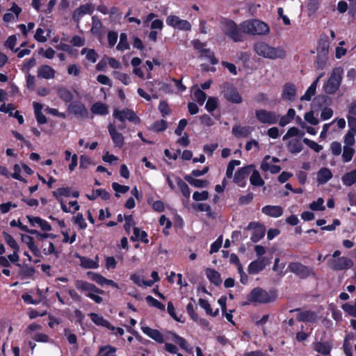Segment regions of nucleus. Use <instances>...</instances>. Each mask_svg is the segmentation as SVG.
<instances>
[{
	"label": "nucleus",
	"mask_w": 356,
	"mask_h": 356,
	"mask_svg": "<svg viewBox=\"0 0 356 356\" xmlns=\"http://www.w3.org/2000/svg\"><path fill=\"white\" fill-rule=\"evenodd\" d=\"M245 229L252 231L250 239L254 243L260 241L264 236L266 232L265 227L255 222L249 223Z\"/></svg>",
	"instance_id": "11"
},
{
	"label": "nucleus",
	"mask_w": 356,
	"mask_h": 356,
	"mask_svg": "<svg viewBox=\"0 0 356 356\" xmlns=\"http://www.w3.org/2000/svg\"><path fill=\"white\" fill-rule=\"evenodd\" d=\"M304 133H300L297 127H293L288 129L286 134L283 136L282 140H286L291 137L300 136L302 137Z\"/></svg>",
	"instance_id": "55"
},
{
	"label": "nucleus",
	"mask_w": 356,
	"mask_h": 356,
	"mask_svg": "<svg viewBox=\"0 0 356 356\" xmlns=\"http://www.w3.org/2000/svg\"><path fill=\"white\" fill-rule=\"evenodd\" d=\"M223 33L234 42L241 41L243 35L241 27L238 28L236 23L230 19H224L221 22Z\"/></svg>",
	"instance_id": "5"
},
{
	"label": "nucleus",
	"mask_w": 356,
	"mask_h": 356,
	"mask_svg": "<svg viewBox=\"0 0 356 356\" xmlns=\"http://www.w3.org/2000/svg\"><path fill=\"white\" fill-rule=\"evenodd\" d=\"M3 239L6 243L13 250H19V246L14 238L7 232H3Z\"/></svg>",
	"instance_id": "49"
},
{
	"label": "nucleus",
	"mask_w": 356,
	"mask_h": 356,
	"mask_svg": "<svg viewBox=\"0 0 356 356\" xmlns=\"http://www.w3.org/2000/svg\"><path fill=\"white\" fill-rule=\"evenodd\" d=\"M297 318L299 321L315 323L318 321V317L314 312L303 311L299 312Z\"/></svg>",
	"instance_id": "25"
},
{
	"label": "nucleus",
	"mask_w": 356,
	"mask_h": 356,
	"mask_svg": "<svg viewBox=\"0 0 356 356\" xmlns=\"http://www.w3.org/2000/svg\"><path fill=\"white\" fill-rule=\"evenodd\" d=\"M140 324L141 330L145 334L157 343H162L164 342L163 336L158 330L152 329L148 326L144 325L142 322Z\"/></svg>",
	"instance_id": "16"
},
{
	"label": "nucleus",
	"mask_w": 356,
	"mask_h": 356,
	"mask_svg": "<svg viewBox=\"0 0 356 356\" xmlns=\"http://www.w3.org/2000/svg\"><path fill=\"white\" fill-rule=\"evenodd\" d=\"M113 115L120 122H124L127 119L131 122L137 123L139 120L135 113L132 110L128 108L122 110L115 109L113 111Z\"/></svg>",
	"instance_id": "12"
},
{
	"label": "nucleus",
	"mask_w": 356,
	"mask_h": 356,
	"mask_svg": "<svg viewBox=\"0 0 356 356\" xmlns=\"http://www.w3.org/2000/svg\"><path fill=\"white\" fill-rule=\"evenodd\" d=\"M303 143L309 146L311 149L314 150L316 152H319L323 149V147L321 145L309 138H304Z\"/></svg>",
	"instance_id": "61"
},
{
	"label": "nucleus",
	"mask_w": 356,
	"mask_h": 356,
	"mask_svg": "<svg viewBox=\"0 0 356 356\" xmlns=\"http://www.w3.org/2000/svg\"><path fill=\"white\" fill-rule=\"evenodd\" d=\"M130 49V45L127 40V35L122 33L120 35V41L117 45V49L119 51H124Z\"/></svg>",
	"instance_id": "46"
},
{
	"label": "nucleus",
	"mask_w": 356,
	"mask_h": 356,
	"mask_svg": "<svg viewBox=\"0 0 356 356\" xmlns=\"http://www.w3.org/2000/svg\"><path fill=\"white\" fill-rule=\"evenodd\" d=\"M86 196L90 200H95L98 197H100L102 200H106L110 197L109 193L104 189H97L93 191L92 194L87 195Z\"/></svg>",
	"instance_id": "43"
},
{
	"label": "nucleus",
	"mask_w": 356,
	"mask_h": 356,
	"mask_svg": "<svg viewBox=\"0 0 356 356\" xmlns=\"http://www.w3.org/2000/svg\"><path fill=\"white\" fill-rule=\"evenodd\" d=\"M329 309L332 312V317L336 321H341L342 320V313L333 304L329 305Z\"/></svg>",
	"instance_id": "58"
},
{
	"label": "nucleus",
	"mask_w": 356,
	"mask_h": 356,
	"mask_svg": "<svg viewBox=\"0 0 356 356\" xmlns=\"http://www.w3.org/2000/svg\"><path fill=\"white\" fill-rule=\"evenodd\" d=\"M288 270L300 279L316 276V273L312 268H309L298 261L290 263L288 266Z\"/></svg>",
	"instance_id": "7"
},
{
	"label": "nucleus",
	"mask_w": 356,
	"mask_h": 356,
	"mask_svg": "<svg viewBox=\"0 0 356 356\" xmlns=\"http://www.w3.org/2000/svg\"><path fill=\"white\" fill-rule=\"evenodd\" d=\"M89 316L90 317L91 321L97 325L105 327L111 330H115V327L111 325L108 321L104 318L103 316L96 313H90Z\"/></svg>",
	"instance_id": "26"
},
{
	"label": "nucleus",
	"mask_w": 356,
	"mask_h": 356,
	"mask_svg": "<svg viewBox=\"0 0 356 356\" xmlns=\"http://www.w3.org/2000/svg\"><path fill=\"white\" fill-rule=\"evenodd\" d=\"M131 241H141L145 243H147L149 240L147 238V234L143 230H140L138 227L134 228V234L131 236Z\"/></svg>",
	"instance_id": "35"
},
{
	"label": "nucleus",
	"mask_w": 356,
	"mask_h": 356,
	"mask_svg": "<svg viewBox=\"0 0 356 356\" xmlns=\"http://www.w3.org/2000/svg\"><path fill=\"white\" fill-rule=\"evenodd\" d=\"M288 150L293 154L300 153L302 149V145L300 139H292L287 144Z\"/></svg>",
	"instance_id": "34"
},
{
	"label": "nucleus",
	"mask_w": 356,
	"mask_h": 356,
	"mask_svg": "<svg viewBox=\"0 0 356 356\" xmlns=\"http://www.w3.org/2000/svg\"><path fill=\"white\" fill-rule=\"evenodd\" d=\"M37 76L41 79H53L56 76V70L48 65H42L38 68Z\"/></svg>",
	"instance_id": "18"
},
{
	"label": "nucleus",
	"mask_w": 356,
	"mask_h": 356,
	"mask_svg": "<svg viewBox=\"0 0 356 356\" xmlns=\"http://www.w3.org/2000/svg\"><path fill=\"white\" fill-rule=\"evenodd\" d=\"M254 49L257 55L268 59H283L286 57V51L283 47H274L262 41L256 42Z\"/></svg>",
	"instance_id": "1"
},
{
	"label": "nucleus",
	"mask_w": 356,
	"mask_h": 356,
	"mask_svg": "<svg viewBox=\"0 0 356 356\" xmlns=\"http://www.w3.org/2000/svg\"><path fill=\"white\" fill-rule=\"evenodd\" d=\"M87 275L91 280L95 282L97 284L101 286L105 285L108 280L102 275L92 271L88 272Z\"/></svg>",
	"instance_id": "45"
},
{
	"label": "nucleus",
	"mask_w": 356,
	"mask_h": 356,
	"mask_svg": "<svg viewBox=\"0 0 356 356\" xmlns=\"http://www.w3.org/2000/svg\"><path fill=\"white\" fill-rule=\"evenodd\" d=\"M270 159V156L269 155L264 158L261 164V169L264 172L269 171L272 174L278 173L281 170V168L279 165H273Z\"/></svg>",
	"instance_id": "23"
},
{
	"label": "nucleus",
	"mask_w": 356,
	"mask_h": 356,
	"mask_svg": "<svg viewBox=\"0 0 356 356\" xmlns=\"http://www.w3.org/2000/svg\"><path fill=\"white\" fill-rule=\"evenodd\" d=\"M343 70L340 67L334 68L327 82L324 86L326 93L332 94L339 88L342 79Z\"/></svg>",
	"instance_id": "6"
},
{
	"label": "nucleus",
	"mask_w": 356,
	"mask_h": 356,
	"mask_svg": "<svg viewBox=\"0 0 356 356\" xmlns=\"http://www.w3.org/2000/svg\"><path fill=\"white\" fill-rule=\"evenodd\" d=\"M324 200L322 197H319L316 201H314L310 204L309 208L312 211H323L325 210Z\"/></svg>",
	"instance_id": "57"
},
{
	"label": "nucleus",
	"mask_w": 356,
	"mask_h": 356,
	"mask_svg": "<svg viewBox=\"0 0 356 356\" xmlns=\"http://www.w3.org/2000/svg\"><path fill=\"white\" fill-rule=\"evenodd\" d=\"M170 337L169 339L178 344L181 348L186 350L188 353H192V348H189V346L186 341V340L181 337H179V335L176 334L173 332L169 333Z\"/></svg>",
	"instance_id": "27"
},
{
	"label": "nucleus",
	"mask_w": 356,
	"mask_h": 356,
	"mask_svg": "<svg viewBox=\"0 0 356 356\" xmlns=\"http://www.w3.org/2000/svg\"><path fill=\"white\" fill-rule=\"evenodd\" d=\"M199 305L205 309L207 314L211 315L212 316H216L219 314L218 309H216L215 312H213L210 304L207 300H204L203 298L199 299Z\"/></svg>",
	"instance_id": "44"
},
{
	"label": "nucleus",
	"mask_w": 356,
	"mask_h": 356,
	"mask_svg": "<svg viewBox=\"0 0 356 356\" xmlns=\"http://www.w3.org/2000/svg\"><path fill=\"white\" fill-rule=\"evenodd\" d=\"M115 352L116 348L113 346H102L99 348V356H115Z\"/></svg>",
	"instance_id": "51"
},
{
	"label": "nucleus",
	"mask_w": 356,
	"mask_h": 356,
	"mask_svg": "<svg viewBox=\"0 0 356 356\" xmlns=\"http://www.w3.org/2000/svg\"><path fill=\"white\" fill-rule=\"evenodd\" d=\"M277 298V293L274 291H267L261 288L253 289L248 294L247 299L248 303L266 304L273 302Z\"/></svg>",
	"instance_id": "2"
},
{
	"label": "nucleus",
	"mask_w": 356,
	"mask_h": 356,
	"mask_svg": "<svg viewBox=\"0 0 356 356\" xmlns=\"http://www.w3.org/2000/svg\"><path fill=\"white\" fill-rule=\"evenodd\" d=\"M330 269L339 271L350 269L353 265V261L348 257H341L334 259H329L327 262Z\"/></svg>",
	"instance_id": "8"
},
{
	"label": "nucleus",
	"mask_w": 356,
	"mask_h": 356,
	"mask_svg": "<svg viewBox=\"0 0 356 356\" xmlns=\"http://www.w3.org/2000/svg\"><path fill=\"white\" fill-rule=\"evenodd\" d=\"M270 259L267 257H261L257 260L252 261L248 268L250 274H257L263 270L266 266L270 264Z\"/></svg>",
	"instance_id": "13"
},
{
	"label": "nucleus",
	"mask_w": 356,
	"mask_h": 356,
	"mask_svg": "<svg viewBox=\"0 0 356 356\" xmlns=\"http://www.w3.org/2000/svg\"><path fill=\"white\" fill-rule=\"evenodd\" d=\"M345 44L344 41H341L339 43V45L336 47L335 49V56L337 58H341L342 56H345L347 49L343 48V45Z\"/></svg>",
	"instance_id": "64"
},
{
	"label": "nucleus",
	"mask_w": 356,
	"mask_h": 356,
	"mask_svg": "<svg viewBox=\"0 0 356 356\" xmlns=\"http://www.w3.org/2000/svg\"><path fill=\"white\" fill-rule=\"evenodd\" d=\"M332 177V173L330 169L322 168L317 173L316 179L319 184H324L330 180Z\"/></svg>",
	"instance_id": "29"
},
{
	"label": "nucleus",
	"mask_w": 356,
	"mask_h": 356,
	"mask_svg": "<svg viewBox=\"0 0 356 356\" xmlns=\"http://www.w3.org/2000/svg\"><path fill=\"white\" fill-rule=\"evenodd\" d=\"M57 93L59 97L65 102H70L74 98L71 91L63 87L58 88Z\"/></svg>",
	"instance_id": "42"
},
{
	"label": "nucleus",
	"mask_w": 356,
	"mask_h": 356,
	"mask_svg": "<svg viewBox=\"0 0 356 356\" xmlns=\"http://www.w3.org/2000/svg\"><path fill=\"white\" fill-rule=\"evenodd\" d=\"M145 299H146L147 304L149 306L154 307L161 311H165V307L164 305H163L161 302L158 301L156 299H155L152 296H147Z\"/></svg>",
	"instance_id": "54"
},
{
	"label": "nucleus",
	"mask_w": 356,
	"mask_h": 356,
	"mask_svg": "<svg viewBox=\"0 0 356 356\" xmlns=\"http://www.w3.org/2000/svg\"><path fill=\"white\" fill-rule=\"evenodd\" d=\"M255 117L262 124H274L278 122L279 115L274 111L265 109L255 111Z\"/></svg>",
	"instance_id": "9"
},
{
	"label": "nucleus",
	"mask_w": 356,
	"mask_h": 356,
	"mask_svg": "<svg viewBox=\"0 0 356 356\" xmlns=\"http://www.w3.org/2000/svg\"><path fill=\"white\" fill-rule=\"evenodd\" d=\"M80 265L84 268L96 269L99 267V258L95 257V259H92L86 257H79Z\"/></svg>",
	"instance_id": "28"
},
{
	"label": "nucleus",
	"mask_w": 356,
	"mask_h": 356,
	"mask_svg": "<svg viewBox=\"0 0 356 356\" xmlns=\"http://www.w3.org/2000/svg\"><path fill=\"white\" fill-rule=\"evenodd\" d=\"M166 128L167 122L163 120L156 121L152 125V129L157 132L164 131Z\"/></svg>",
	"instance_id": "63"
},
{
	"label": "nucleus",
	"mask_w": 356,
	"mask_h": 356,
	"mask_svg": "<svg viewBox=\"0 0 356 356\" xmlns=\"http://www.w3.org/2000/svg\"><path fill=\"white\" fill-rule=\"evenodd\" d=\"M94 11V6L90 3H86L79 6L73 13V19L79 22L84 15L92 14Z\"/></svg>",
	"instance_id": "19"
},
{
	"label": "nucleus",
	"mask_w": 356,
	"mask_h": 356,
	"mask_svg": "<svg viewBox=\"0 0 356 356\" xmlns=\"http://www.w3.org/2000/svg\"><path fill=\"white\" fill-rule=\"evenodd\" d=\"M241 164V161L239 160H232L229 162L227 170H226V177L229 179H231L233 176V172L236 166H238Z\"/></svg>",
	"instance_id": "56"
},
{
	"label": "nucleus",
	"mask_w": 356,
	"mask_h": 356,
	"mask_svg": "<svg viewBox=\"0 0 356 356\" xmlns=\"http://www.w3.org/2000/svg\"><path fill=\"white\" fill-rule=\"evenodd\" d=\"M75 287L96 303L99 304L103 301V298L98 296V294H102L104 291L98 289L93 284L84 280H76L75 282Z\"/></svg>",
	"instance_id": "4"
},
{
	"label": "nucleus",
	"mask_w": 356,
	"mask_h": 356,
	"mask_svg": "<svg viewBox=\"0 0 356 356\" xmlns=\"http://www.w3.org/2000/svg\"><path fill=\"white\" fill-rule=\"evenodd\" d=\"M341 181L346 186H350L356 183V170L345 173L342 177Z\"/></svg>",
	"instance_id": "36"
},
{
	"label": "nucleus",
	"mask_w": 356,
	"mask_h": 356,
	"mask_svg": "<svg viewBox=\"0 0 356 356\" xmlns=\"http://www.w3.org/2000/svg\"><path fill=\"white\" fill-rule=\"evenodd\" d=\"M206 275L211 282L216 285H219L222 282L220 274L215 270L208 268L206 270Z\"/></svg>",
	"instance_id": "38"
},
{
	"label": "nucleus",
	"mask_w": 356,
	"mask_h": 356,
	"mask_svg": "<svg viewBox=\"0 0 356 356\" xmlns=\"http://www.w3.org/2000/svg\"><path fill=\"white\" fill-rule=\"evenodd\" d=\"M165 22L169 26L179 31H190L192 29V26L188 21L182 19L175 15L168 16Z\"/></svg>",
	"instance_id": "10"
},
{
	"label": "nucleus",
	"mask_w": 356,
	"mask_h": 356,
	"mask_svg": "<svg viewBox=\"0 0 356 356\" xmlns=\"http://www.w3.org/2000/svg\"><path fill=\"white\" fill-rule=\"evenodd\" d=\"M341 308L348 315L356 318V301L353 304L350 302L344 303L342 305Z\"/></svg>",
	"instance_id": "50"
},
{
	"label": "nucleus",
	"mask_w": 356,
	"mask_h": 356,
	"mask_svg": "<svg viewBox=\"0 0 356 356\" xmlns=\"http://www.w3.org/2000/svg\"><path fill=\"white\" fill-rule=\"evenodd\" d=\"M355 151L352 147L344 145L343 152L342 154V159L343 162L347 163L350 161L355 154Z\"/></svg>",
	"instance_id": "48"
},
{
	"label": "nucleus",
	"mask_w": 356,
	"mask_h": 356,
	"mask_svg": "<svg viewBox=\"0 0 356 356\" xmlns=\"http://www.w3.org/2000/svg\"><path fill=\"white\" fill-rule=\"evenodd\" d=\"M109 134L115 145L118 147H122L124 145V136L122 134L116 130V127L110 124L108 127Z\"/></svg>",
	"instance_id": "20"
},
{
	"label": "nucleus",
	"mask_w": 356,
	"mask_h": 356,
	"mask_svg": "<svg viewBox=\"0 0 356 356\" xmlns=\"http://www.w3.org/2000/svg\"><path fill=\"white\" fill-rule=\"evenodd\" d=\"M193 98L197 102L203 105L204 102L206 100L207 95L200 88L195 87L193 89Z\"/></svg>",
	"instance_id": "47"
},
{
	"label": "nucleus",
	"mask_w": 356,
	"mask_h": 356,
	"mask_svg": "<svg viewBox=\"0 0 356 356\" xmlns=\"http://www.w3.org/2000/svg\"><path fill=\"white\" fill-rule=\"evenodd\" d=\"M131 280L138 286H151L153 285V282L143 280L140 275L134 273L130 275Z\"/></svg>",
	"instance_id": "40"
},
{
	"label": "nucleus",
	"mask_w": 356,
	"mask_h": 356,
	"mask_svg": "<svg viewBox=\"0 0 356 356\" xmlns=\"http://www.w3.org/2000/svg\"><path fill=\"white\" fill-rule=\"evenodd\" d=\"M323 76V74H320L316 81L311 84V86L307 88L305 93L300 98L301 100L309 101L312 96L314 95L316 92V86L320 79Z\"/></svg>",
	"instance_id": "33"
},
{
	"label": "nucleus",
	"mask_w": 356,
	"mask_h": 356,
	"mask_svg": "<svg viewBox=\"0 0 356 356\" xmlns=\"http://www.w3.org/2000/svg\"><path fill=\"white\" fill-rule=\"evenodd\" d=\"M243 33L249 35H265L269 33V26L267 24L258 19H249L240 24Z\"/></svg>",
	"instance_id": "3"
},
{
	"label": "nucleus",
	"mask_w": 356,
	"mask_h": 356,
	"mask_svg": "<svg viewBox=\"0 0 356 356\" xmlns=\"http://www.w3.org/2000/svg\"><path fill=\"white\" fill-rule=\"evenodd\" d=\"M252 128L250 127H241L235 125L232 128V134L238 138L248 137L252 132Z\"/></svg>",
	"instance_id": "30"
},
{
	"label": "nucleus",
	"mask_w": 356,
	"mask_h": 356,
	"mask_svg": "<svg viewBox=\"0 0 356 356\" xmlns=\"http://www.w3.org/2000/svg\"><path fill=\"white\" fill-rule=\"evenodd\" d=\"M184 179L191 185L196 188H204L207 187L209 184V182L207 180L195 179L191 175H186Z\"/></svg>",
	"instance_id": "37"
},
{
	"label": "nucleus",
	"mask_w": 356,
	"mask_h": 356,
	"mask_svg": "<svg viewBox=\"0 0 356 356\" xmlns=\"http://www.w3.org/2000/svg\"><path fill=\"white\" fill-rule=\"evenodd\" d=\"M177 183L182 195L185 197L188 198L191 195V191L188 186L180 178L177 179Z\"/></svg>",
	"instance_id": "52"
},
{
	"label": "nucleus",
	"mask_w": 356,
	"mask_h": 356,
	"mask_svg": "<svg viewBox=\"0 0 356 356\" xmlns=\"http://www.w3.org/2000/svg\"><path fill=\"white\" fill-rule=\"evenodd\" d=\"M355 135L356 132L348 130L347 133L346 134L343 138L344 145H347L348 147H352L355 144Z\"/></svg>",
	"instance_id": "53"
},
{
	"label": "nucleus",
	"mask_w": 356,
	"mask_h": 356,
	"mask_svg": "<svg viewBox=\"0 0 356 356\" xmlns=\"http://www.w3.org/2000/svg\"><path fill=\"white\" fill-rule=\"evenodd\" d=\"M261 211L265 215L272 217L278 218L283 214V209L278 205H266L262 207Z\"/></svg>",
	"instance_id": "22"
},
{
	"label": "nucleus",
	"mask_w": 356,
	"mask_h": 356,
	"mask_svg": "<svg viewBox=\"0 0 356 356\" xmlns=\"http://www.w3.org/2000/svg\"><path fill=\"white\" fill-rule=\"evenodd\" d=\"M282 95L283 98L286 100H293L296 95V90L295 86L290 83L286 84L284 87Z\"/></svg>",
	"instance_id": "32"
},
{
	"label": "nucleus",
	"mask_w": 356,
	"mask_h": 356,
	"mask_svg": "<svg viewBox=\"0 0 356 356\" xmlns=\"http://www.w3.org/2000/svg\"><path fill=\"white\" fill-rule=\"evenodd\" d=\"M254 165H250L238 170L234 175V181L239 186L243 187L245 184V179L246 176L250 172Z\"/></svg>",
	"instance_id": "15"
},
{
	"label": "nucleus",
	"mask_w": 356,
	"mask_h": 356,
	"mask_svg": "<svg viewBox=\"0 0 356 356\" xmlns=\"http://www.w3.org/2000/svg\"><path fill=\"white\" fill-rule=\"evenodd\" d=\"M314 349L323 355H327L331 350V346L326 342H318L314 344Z\"/></svg>",
	"instance_id": "41"
},
{
	"label": "nucleus",
	"mask_w": 356,
	"mask_h": 356,
	"mask_svg": "<svg viewBox=\"0 0 356 356\" xmlns=\"http://www.w3.org/2000/svg\"><path fill=\"white\" fill-rule=\"evenodd\" d=\"M21 12L22 9L16 3H13L9 11L4 14L3 19L6 23L15 22Z\"/></svg>",
	"instance_id": "21"
},
{
	"label": "nucleus",
	"mask_w": 356,
	"mask_h": 356,
	"mask_svg": "<svg viewBox=\"0 0 356 356\" xmlns=\"http://www.w3.org/2000/svg\"><path fill=\"white\" fill-rule=\"evenodd\" d=\"M69 111L76 116L86 118L88 112L86 106L81 103L72 104L69 106Z\"/></svg>",
	"instance_id": "24"
},
{
	"label": "nucleus",
	"mask_w": 356,
	"mask_h": 356,
	"mask_svg": "<svg viewBox=\"0 0 356 356\" xmlns=\"http://www.w3.org/2000/svg\"><path fill=\"white\" fill-rule=\"evenodd\" d=\"M90 111L94 115H106L108 113V106L100 102L93 104Z\"/></svg>",
	"instance_id": "31"
},
{
	"label": "nucleus",
	"mask_w": 356,
	"mask_h": 356,
	"mask_svg": "<svg viewBox=\"0 0 356 356\" xmlns=\"http://www.w3.org/2000/svg\"><path fill=\"white\" fill-rule=\"evenodd\" d=\"M114 74L115 78L124 85H129L131 83V78L128 74L119 72H115Z\"/></svg>",
	"instance_id": "62"
},
{
	"label": "nucleus",
	"mask_w": 356,
	"mask_h": 356,
	"mask_svg": "<svg viewBox=\"0 0 356 356\" xmlns=\"http://www.w3.org/2000/svg\"><path fill=\"white\" fill-rule=\"evenodd\" d=\"M92 26L91 28V31L94 34H97L99 33L102 24L99 19H98L97 17L93 16L92 18Z\"/></svg>",
	"instance_id": "59"
},
{
	"label": "nucleus",
	"mask_w": 356,
	"mask_h": 356,
	"mask_svg": "<svg viewBox=\"0 0 356 356\" xmlns=\"http://www.w3.org/2000/svg\"><path fill=\"white\" fill-rule=\"evenodd\" d=\"M224 97L229 101L234 104H239L242 102V97L237 90L232 85L226 84L224 86Z\"/></svg>",
	"instance_id": "14"
},
{
	"label": "nucleus",
	"mask_w": 356,
	"mask_h": 356,
	"mask_svg": "<svg viewBox=\"0 0 356 356\" xmlns=\"http://www.w3.org/2000/svg\"><path fill=\"white\" fill-rule=\"evenodd\" d=\"M53 195L57 200H63L62 197H67L72 196L76 198L79 197V192L77 191H72L70 187H61L58 188L56 191H53Z\"/></svg>",
	"instance_id": "17"
},
{
	"label": "nucleus",
	"mask_w": 356,
	"mask_h": 356,
	"mask_svg": "<svg viewBox=\"0 0 356 356\" xmlns=\"http://www.w3.org/2000/svg\"><path fill=\"white\" fill-rule=\"evenodd\" d=\"M304 118L305 121L312 125H317L319 123L318 119L314 116V111H311L305 114Z\"/></svg>",
	"instance_id": "60"
},
{
	"label": "nucleus",
	"mask_w": 356,
	"mask_h": 356,
	"mask_svg": "<svg viewBox=\"0 0 356 356\" xmlns=\"http://www.w3.org/2000/svg\"><path fill=\"white\" fill-rule=\"evenodd\" d=\"M252 170V173L250 177V184L255 186H262L264 184V181L259 172L254 168Z\"/></svg>",
	"instance_id": "39"
}]
</instances>
